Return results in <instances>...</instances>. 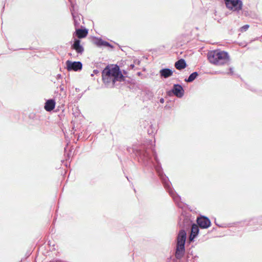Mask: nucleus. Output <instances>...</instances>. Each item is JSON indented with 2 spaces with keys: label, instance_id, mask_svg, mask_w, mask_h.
<instances>
[{
  "label": "nucleus",
  "instance_id": "9b49d317",
  "mask_svg": "<svg viewBox=\"0 0 262 262\" xmlns=\"http://www.w3.org/2000/svg\"><path fill=\"white\" fill-rule=\"evenodd\" d=\"M199 231V227L196 224H193L191 227V234L189 236L190 241H192L198 235Z\"/></svg>",
  "mask_w": 262,
  "mask_h": 262
},
{
  "label": "nucleus",
  "instance_id": "423d86ee",
  "mask_svg": "<svg viewBox=\"0 0 262 262\" xmlns=\"http://www.w3.org/2000/svg\"><path fill=\"white\" fill-rule=\"evenodd\" d=\"M186 239V232L182 230H181L177 237V245H181L185 246V242Z\"/></svg>",
  "mask_w": 262,
  "mask_h": 262
},
{
  "label": "nucleus",
  "instance_id": "ddd939ff",
  "mask_svg": "<svg viewBox=\"0 0 262 262\" xmlns=\"http://www.w3.org/2000/svg\"><path fill=\"white\" fill-rule=\"evenodd\" d=\"M88 34V31L86 29H78L76 30V35L79 38H83L85 37Z\"/></svg>",
  "mask_w": 262,
  "mask_h": 262
},
{
  "label": "nucleus",
  "instance_id": "39448f33",
  "mask_svg": "<svg viewBox=\"0 0 262 262\" xmlns=\"http://www.w3.org/2000/svg\"><path fill=\"white\" fill-rule=\"evenodd\" d=\"M196 221L199 227L202 229H207L211 225L210 220L205 216L198 217Z\"/></svg>",
  "mask_w": 262,
  "mask_h": 262
},
{
  "label": "nucleus",
  "instance_id": "9d476101",
  "mask_svg": "<svg viewBox=\"0 0 262 262\" xmlns=\"http://www.w3.org/2000/svg\"><path fill=\"white\" fill-rule=\"evenodd\" d=\"M55 101L53 99H50L46 101L44 108L46 111L50 112L54 110L55 107Z\"/></svg>",
  "mask_w": 262,
  "mask_h": 262
},
{
  "label": "nucleus",
  "instance_id": "f8f14e48",
  "mask_svg": "<svg viewBox=\"0 0 262 262\" xmlns=\"http://www.w3.org/2000/svg\"><path fill=\"white\" fill-rule=\"evenodd\" d=\"M187 66L186 63L184 59H181L176 62L174 64L175 68L178 70H181L185 69Z\"/></svg>",
  "mask_w": 262,
  "mask_h": 262
},
{
  "label": "nucleus",
  "instance_id": "2eb2a0df",
  "mask_svg": "<svg viewBox=\"0 0 262 262\" xmlns=\"http://www.w3.org/2000/svg\"><path fill=\"white\" fill-rule=\"evenodd\" d=\"M198 76V74L197 72H193L190 75L188 78L187 80H186V81L188 82H192Z\"/></svg>",
  "mask_w": 262,
  "mask_h": 262
},
{
  "label": "nucleus",
  "instance_id": "7ed1b4c3",
  "mask_svg": "<svg viewBox=\"0 0 262 262\" xmlns=\"http://www.w3.org/2000/svg\"><path fill=\"white\" fill-rule=\"evenodd\" d=\"M226 7L234 11L242 9V4L239 0H224Z\"/></svg>",
  "mask_w": 262,
  "mask_h": 262
},
{
  "label": "nucleus",
  "instance_id": "4468645a",
  "mask_svg": "<svg viewBox=\"0 0 262 262\" xmlns=\"http://www.w3.org/2000/svg\"><path fill=\"white\" fill-rule=\"evenodd\" d=\"M160 74L161 77L166 78L171 76L173 72L169 69H163L160 71Z\"/></svg>",
  "mask_w": 262,
  "mask_h": 262
},
{
  "label": "nucleus",
  "instance_id": "f03ea898",
  "mask_svg": "<svg viewBox=\"0 0 262 262\" xmlns=\"http://www.w3.org/2000/svg\"><path fill=\"white\" fill-rule=\"evenodd\" d=\"M207 58L210 63L216 66L228 64L230 60L227 52L219 49L208 52Z\"/></svg>",
  "mask_w": 262,
  "mask_h": 262
},
{
  "label": "nucleus",
  "instance_id": "6e6552de",
  "mask_svg": "<svg viewBox=\"0 0 262 262\" xmlns=\"http://www.w3.org/2000/svg\"><path fill=\"white\" fill-rule=\"evenodd\" d=\"M172 92L178 97H181L184 94V90L181 85L174 84L172 89Z\"/></svg>",
  "mask_w": 262,
  "mask_h": 262
},
{
  "label": "nucleus",
  "instance_id": "20e7f679",
  "mask_svg": "<svg viewBox=\"0 0 262 262\" xmlns=\"http://www.w3.org/2000/svg\"><path fill=\"white\" fill-rule=\"evenodd\" d=\"M67 69L68 71H77L80 70L82 69V64L80 61H74L72 62L70 60H68L66 62Z\"/></svg>",
  "mask_w": 262,
  "mask_h": 262
},
{
  "label": "nucleus",
  "instance_id": "0eeeda50",
  "mask_svg": "<svg viewBox=\"0 0 262 262\" xmlns=\"http://www.w3.org/2000/svg\"><path fill=\"white\" fill-rule=\"evenodd\" d=\"M184 252L185 246L177 244V249L175 254L176 257L178 259L182 258L184 256Z\"/></svg>",
  "mask_w": 262,
  "mask_h": 262
},
{
  "label": "nucleus",
  "instance_id": "f3484780",
  "mask_svg": "<svg viewBox=\"0 0 262 262\" xmlns=\"http://www.w3.org/2000/svg\"><path fill=\"white\" fill-rule=\"evenodd\" d=\"M99 42L100 43V45H103L106 47H108L110 46V43L106 41H99Z\"/></svg>",
  "mask_w": 262,
  "mask_h": 262
},
{
  "label": "nucleus",
  "instance_id": "a211bd4d",
  "mask_svg": "<svg viewBox=\"0 0 262 262\" xmlns=\"http://www.w3.org/2000/svg\"><path fill=\"white\" fill-rule=\"evenodd\" d=\"M160 101H161V102H163V99H161L160 100Z\"/></svg>",
  "mask_w": 262,
  "mask_h": 262
},
{
  "label": "nucleus",
  "instance_id": "1a4fd4ad",
  "mask_svg": "<svg viewBox=\"0 0 262 262\" xmlns=\"http://www.w3.org/2000/svg\"><path fill=\"white\" fill-rule=\"evenodd\" d=\"M71 48L75 50L79 54H82L84 51L83 48L80 45V40L79 39L75 40Z\"/></svg>",
  "mask_w": 262,
  "mask_h": 262
},
{
  "label": "nucleus",
  "instance_id": "dca6fc26",
  "mask_svg": "<svg viewBox=\"0 0 262 262\" xmlns=\"http://www.w3.org/2000/svg\"><path fill=\"white\" fill-rule=\"evenodd\" d=\"M249 28V25H244L242 27H241V32L246 31L247 30H248V29Z\"/></svg>",
  "mask_w": 262,
  "mask_h": 262
},
{
  "label": "nucleus",
  "instance_id": "f257e3e1",
  "mask_svg": "<svg viewBox=\"0 0 262 262\" xmlns=\"http://www.w3.org/2000/svg\"><path fill=\"white\" fill-rule=\"evenodd\" d=\"M102 80L105 85L113 88L116 82L124 81L125 77L119 66L116 64H110L102 71Z\"/></svg>",
  "mask_w": 262,
  "mask_h": 262
}]
</instances>
